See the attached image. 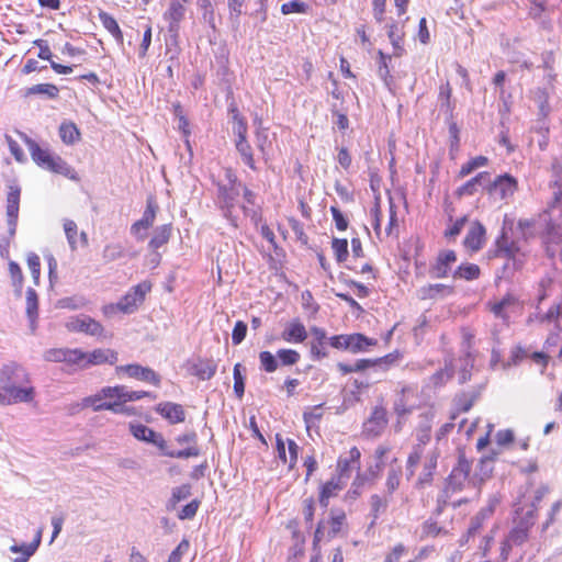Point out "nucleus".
<instances>
[{
  "label": "nucleus",
  "instance_id": "f257e3e1",
  "mask_svg": "<svg viewBox=\"0 0 562 562\" xmlns=\"http://www.w3.org/2000/svg\"><path fill=\"white\" fill-rule=\"evenodd\" d=\"M552 201L547 214L549 224L544 237L546 251L550 258L562 252V160L554 158L551 162Z\"/></svg>",
  "mask_w": 562,
  "mask_h": 562
},
{
  "label": "nucleus",
  "instance_id": "f03ea898",
  "mask_svg": "<svg viewBox=\"0 0 562 562\" xmlns=\"http://www.w3.org/2000/svg\"><path fill=\"white\" fill-rule=\"evenodd\" d=\"M35 398V389L26 369L9 362L0 369V404L12 405L31 403Z\"/></svg>",
  "mask_w": 562,
  "mask_h": 562
},
{
  "label": "nucleus",
  "instance_id": "7ed1b4c3",
  "mask_svg": "<svg viewBox=\"0 0 562 562\" xmlns=\"http://www.w3.org/2000/svg\"><path fill=\"white\" fill-rule=\"evenodd\" d=\"M537 520V507L532 503L528 508L516 507L515 516L513 518V527L509 530L506 539L501 544V555L498 562H506L508 560L512 547H520L529 539V531L535 526Z\"/></svg>",
  "mask_w": 562,
  "mask_h": 562
},
{
  "label": "nucleus",
  "instance_id": "20e7f679",
  "mask_svg": "<svg viewBox=\"0 0 562 562\" xmlns=\"http://www.w3.org/2000/svg\"><path fill=\"white\" fill-rule=\"evenodd\" d=\"M24 143L32 159L40 167L70 179L75 178V170L61 157L52 154L47 148H42L34 139L27 136L24 137Z\"/></svg>",
  "mask_w": 562,
  "mask_h": 562
},
{
  "label": "nucleus",
  "instance_id": "39448f33",
  "mask_svg": "<svg viewBox=\"0 0 562 562\" xmlns=\"http://www.w3.org/2000/svg\"><path fill=\"white\" fill-rule=\"evenodd\" d=\"M471 469V461L465 458L464 453H460L457 464L453 467L451 473L447 477L443 493L438 496L437 508L434 513L435 515L438 516L442 513L445 506L448 503L449 493H456L463 488L464 483L470 476Z\"/></svg>",
  "mask_w": 562,
  "mask_h": 562
},
{
  "label": "nucleus",
  "instance_id": "423d86ee",
  "mask_svg": "<svg viewBox=\"0 0 562 562\" xmlns=\"http://www.w3.org/2000/svg\"><path fill=\"white\" fill-rule=\"evenodd\" d=\"M226 184H217V204L221 211L223 212V215L234 226H237L236 218L233 217V209L235 206L237 198L240 194L243 183L238 181L237 177L235 176L232 169L226 170Z\"/></svg>",
  "mask_w": 562,
  "mask_h": 562
},
{
  "label": "nucleus",
  "instance_id": "0eeeda50",
  "mask_svg": "<svg viewBox=\"0 0 562 562\" xmlns=\"http://www.w3.org/2000/svg\"><path fill=\"white\" fill-rule=\"evenodd\" d=\"M149 282H142L133 286L116 304L117 310L125 314L136 311L137 306L143 303L145 295L150 291Z\"/></svg>",
  "mask_w": 562,
  "mask_h": 562
},
{
  "label": "nucleus",
  "instance_id": "6e6552de",
  "mask_svg": "<svg viewBox=\"0 0 562 562\" xmlns=\"http://www.w3.org/2000/svg\"><path fill=\"white\" fill-rule=\"evenodd\" d=\"M115 371L117 375L124 373L130 378L154 384L155 386H159L161 382V378L157 372L138 363L117 366Z\"/></svg>",
  "mask_w": 562,
  "mask_h": 562
},
{
  "label": "nucleus",
  "instance_id": "1a4fd4ad",
  "mask_svg": "<svg viewBox=\"0 0 562 562\" xmlns=\"http://www.w3.org/2000/svg\"><path fill=\"white\" fill-rule=\"evenodd\" d=\"M66 327L69 331L83 333L90 336H101L103 333V326L88 315L70 317Z\"/></svg>",
  "mask_w": 562,
  "mask_h": 562
},
{
  "label": "nucleus",
  "instance_id": "9d476101",
  "mask_svg": "<svg viewBox=\"0 0 562 562\" xmlns=\"http://www.w3.org/2000/svg\"><path fill=\"white\" fill-rule=\"evenodd\" d=\"M498 504V499L492 497L488 499L487 504L482 507L475 516L471 518L468 531H467V540L470 537H474L482 530L485 522L491 519L493 516L495 508Z\"/></svg>",
  "mask_w": 562,
  "mask_h": 562
},
{
  "label": "nucleus",
  "instance_id": "9b49d317",
  "mask_svg": "<svg viewBox=\"0 0 562 562\" xmlns=\"http://www.w3.org/2000/svg\"><path fill=\"white\" fill-rule=\"evenodd\" d=\"M518 188L517 180L508 175L498 176L493 183L490 184L488 191L492 195L498 196L501 200H506L514 195Z\"/></svg>",
  "mask_w": 562,
  "mask_h": 562
},
{
  "label": "nucleus",
  "instance_id": "f8f14e48",
  "mask_svg": "<svg viewBox=\"0 0 562 562\" xmlns=\"http://www.w3.org/2000/svg\"><path fill=\"white\" fill-rule=\"evenodd\" d=\"M157 210H158L157 204L154 201L148 200L142 218L136 221L131 226V233L133 235H135L138 240L145 239L146 233H143V232H146L149 227L153 226L155 218H156Z\"/></svg>",
  "mask_w": 562,
  "mask_h": 562
},
{
  "label": "nucleus",
  "instance_id": "ddd939ff",
  "mask_svg": "<svg viewBox=\"0 0 562 562\" xmlns=\"http://www.w3.org/2000/svg\"><path fill=\"white\" fill-rule=\"evenodd\" d=\"M188 0H171L168 10L164 14V19L168 22V32L177 36L180 22L183 20L186 14L184 3Z\"/></svg>",
  "mask_w": 562,
  "mask_h": 562
},
{
  "label": "nucleus",
  "instance_id": "4468645a",
  "mask_svg": "<svg viewBox=\"0 0 562 562\" xmlns=\"http://www.w3.org/2000/svg\"><path fill=\"white\" fill-rule=\"evenodd\" d=\"M310 334L313 339L310 341V352L313 360H321L328 356L326 345L329 342V338L325 329L313 326L310 328Z\"/></svg>",
  "mask_w": 562,
  "mask_h": 562
},
{
  "label": "nucleus",
  "instance_id": "2eb2a0df",
  "mask_svg": "<svg viewBox=\"0 0 562 562\" xmlns=\"http://www.w3.org/2000/svg\"><path fill=\"white\" fill-rule=\"evenodd\" d=\"M416 387L411 385L402 386L394 401V411L398 417H404L411 414L415 408L413 397L415 395Z\"/></svg>",
  "mask_w": 562,
  "mask_h": 562
},
{
  "label": "nucleus",
  "instance_id": "dca6fc26",
  "mask_svg": "<svg viewBox=\"0 0 562 562\" xmlns=\"http://www.w3.org/2000/svg\"><path fill=\"white\" fill-rule=\"evenodd\" d=\"M473 336L469 333H464L463 335V342H462V349L464 352V356L460 358V375L459 381L460 383H465L468 380H470L471 376V370L474 367V357L471 349Z\"/></svg>",
  "mask_w": 562,
  "mask_h": 562
},
{
  "label": "nucleus",
  "instance_id": "f3484780",
  "mask_svg": "<svg viewBox=\"0 0 562 562\" xmlns=\"http://www.w3.org/2000/svg\"><path fill=\"white\" fill-rule=\"evenodd\" d=\"M125 386H105L101 389L99 393L92 396L83 398V405H94L97 401H103L104 398L115 400L113 403H120V406L124 403Z\"/></svg>",
  "mask_w": 562,
  "mask_h": 562
},
{
  "label": "nucleus",
  "instance_id": "a211bd4d",
  "mask_svg": "<svg viewBox=\"0 0 562 562\" xmlns=\"http://www.w3.org/2000/svg\"><path fill=\"white\" fill-rule=\"evenodd\" d=\"M457 261V255L453 250H443L439 252L436 262L431 266L429 273L432 278H446L450 271L451 265Z\"/></svg>",
  "mask_w": 562,
  "mask_h": 562
},
{
  "label": "nucleus",
  "instance_id": "6ab92c4d",
  "mask_svg": "<svg viewBox=\"0 0 562 562\" xmlns=\"http://www.w3.org/2000/svg\"><path fill=\"white\" fill-rule=\"evenodd\" d=\"M520 308L518 300L513 294L505 295L501 301L495 302L491 311L493 314L507 322L510 314L517 312Z\"/></svg>",
  "mask_w": 562,
  "mask_h": 562
},
{
  "label": "nucleus",
  "instance_id": "aec40b11",
  "mask_svg": "<svg viewBox=\"0 0 562 562\" xmlns=\"http://www.w3.org/2000/svg\"><path fill=\"white\" fill-rule=\"evenodd\" d=\"M360 457L361 453L357 447H352L346 456H340L337 461L338 476L349 477L352 469H359Z\"/></svg>",
  "mask_w": 562,
  "mask_h": 562
},
{
  "label": "nucleus",
  "instance_id": "412c9836",
  "mask_svg": "<svg viewBox=\"0 0 562 562\" xmlns=\"http://www.w3.org/2000/svg\"><path fill=\"white\" fill-rule=\"evenodd\" d=\"M156 412L164 418L168 419L171 424L182 423L186 418V413L180 404L172 402L159 403L156 407Z\"/></svg>",
  "mask_w": 562,
  "mask_h": 562
},
{
  "label": "nucleus",
  "instance_id": "4be33fe9",
  "mask_svg": "<svg viewBox=\"0 0 562 562\" xmlns=\"http://www.w3.org/2000/svg\"><path fill=\"white\" fill-rule=\"evenodd\" d=\"M281 338L286 342L300 344L307 338V331L303 323L294 319L281 333Z\"/></svg>",
  "mask_w": 562,
  "mask_h": 562
},
{
  "label": "nucleus",
  "instance_id": "5701e85b",
  "mask_svg": "<svg viewBox=\"0 0 562 562\" xmlns=\"http://www.w3.org/2000/svg\"><path fill=\"white\" fill-rule=\"evenodd\" d=\"M485 233L484 226L474 222L464 238V246L473 251L480 250L485 241Z\"/></svg>",
  "mask_w": 562,
  "mask_h": 562
},
{
  "label": "nucleus",
  "instance_id": "b1692460",
  "mask_svg": "<svg viewBox=\"0 0 562 562\" xmlns=\"http://www.w3.org/2000/svg\"><path fill=\"white\" fill-rule=\"evenodd\" d=\"M116 361L117 352L111 349H95L92 352H86V369L102 363L114 364Z\"/></svg>",
  "mask_w": 562,
  "mask_h": 562
},
{
  "label": "nucleus",
  "instance_id": "393cba45",
  "mask_svg": "<svg viewBox=\"0 0 562 562\" xmlns=\"http://www.w3.org/2000/svg\"><path fill=\"white\" fill-rule=\"evenodd\" d=\"M217 370V364L211 359H199L190 368L191 374L199 380L205 381L212 379Z\"/></svg>",
  "mask_w": 562,
  "mask_h": 562
},
{
  "label": "nucleus",
  "instance_id": "a878e982",
  "mask_svg": "<svg viewBox=\"0 0 562 562\" xmlns=\"http://www.w3.org/2000/svg\"><path fill=\"white\" fill-rule=\"evenodd\" d=\"M41 531L37 532L34 540L30 543L13 544L10 547V551L13 553H20L19 557L13 559V562H27L29 559L36 552L41 543Z\"/></svg>",
  "mask_w": 562,
  "mask_h": 562
},
{
  "label": "nucleus",
  "instance_id": "bb28decb",
  "mask_svg": "<svg viewBox=\"0 0 562 562\" xmlns=\"http://www.w3.org/2000/svg\"><path fill=\"white\" fill-rule=\"evenodd\" d=\"M392 499V496L373 494L370 497V516L372 517L371 526H374L378 518L385 514L389 507V504Z\"/></svg>",
  "mask_w": 562,
  "mask_h": 562
},
{
  "label": "nucleus",
  "instance_id": "cd10ccee",
  "mask_svg": "<svg viewBox=\"0 0 562 562\" xmlns=\"http://www.w3.org/2000/svg\"><path fill=\"white\" fill-rule=\"evenodd\" d=\"M125 256H130L134 258L137 256L136 251L126 252L124 246L120 243H111L105 245L102 251V259L105 263L113 262L115 260L122 259Z\"/></svg>",
  "mask_w": 562,
  "mask_h": 562
},
{
  "label": "nucleus",
  "instance_id": "c85d7f7f",
  "mask_svg": "<svg viewBox=\"0 0 562 562\" xmlns=\"http://www.w3.org/2000/svg\"><path fill=\"white\" fill-rule=\"evenodd\" d=\"M497 254L496 256L505 257L508 259L516 260L517 255L520 251L519 246L516 241H509L508 237L505 233L502 234L501 237L496 240Z\"/></svg>",
  "mask_w": 562,
  "mask_h": 562
},
{
  "label": "nucleus",
  "instance_id": "c756f323",
  "mask_svg": "<svg viewBox=\"0 0 562 562\" xmlns=\"http://www.w3.org/2000/svg\"><path fill=\"white\" fill-rule=\"evenodd\" d=\"M344 488L341 477H333L328 482L322 485L319 494V503L322 506L327 507L328 502L331 497L336 496L339 491Z\"/></svg>",
  "mask_w": 562,
  "mask_h": 562
},
{
  "label": "nucleus",
  "instance_id": "7c9ffc66",
  "mask_svg": "<svg viewBox=\"0 0 562 562\" xmlns=\"http://www.w3.org/2000/svg\"><path fill=\"white\" fill-rule=\"evenodd\" d=\"M26 316L30 321L31 330L34 331L38 317V297L33 288L26 290Z\"/></svg>",
  "mask_w": 562,
  "mask_h": 562
},
{
  "label": "nucleus",
  "instance_id": "2f4dec72",
  "mask_svg": "<svg viewBox=\"0 0 562 562\" xmlns=\"http://www.w3.org/2000/svg\"><path fill=\"white\" fill-rule=\"evenodd\" d=\"M235 147L239 154L241 161L251 170L257 171L258 167L254 158V149L250 143L246 139H235Z\"/></svg>",
  "mask_w": 562,
  "mask_h": 562
},
{
  "label": "nucleus",
  "instance_id": "473e14b6",
  "mask_svg": "<svg viewBox=\"0 0 562 562\" xmlns=\"http://www.w3.org/2000/svg\"><path fill=\"white\" fill-rule=\"evenodd\" d=\"M172 226L171 224H164L155 228L153 237L149 240L148 247L153 250L159 249L161 246L167 244L171 237Z\"/></svg>",
  "mask_w": 562,
  "mask_h": 562
},
{
  "label": "nucleus",
  "instance_id": "72a5a7b5",
  "mask_svg": "<svg viewBox=\"0 0 562 562\" xmlns=\"http://www.w3.org/2000/svg\"><path fill=\"white\" fill-rule=\"evenodd\" d=\"M387 37L393 46L394 55L402 56L405 52L403 42H404V32L403 29L400 27L395 22H392L387 26Z\"/></svg>",
  "mask_w": 562,
  "mask_h": 562
},
{
  "label": "nucleus",
  "instance_id": "f704fd0d",
  "mask_svg": "<svg viewBox=\"0 0 562 562\" xmlns=\"http://www.w3.org/2000/svg\"><path fill=\"white\" fill-rule=\"evenodd\" d=\"M438 457L439 453L437 449L432 450L427 454L423 472L420 473V476L418 479L419 484H429L432 481L434 472L437 468Z\"/></svg>",
  "mask_w": 562,
  "mask_h": 562
},
{
  "label": "nucleus",
  "instance_id": "c9c22d12",
  "mask_svg": "<svg viewBox=\"0 0 562 562\" xmlns=\"http://www.w3.org/2000/svg\"><path fill=\"white\" fill-rule=\"evenodd\" d=\"M99 20L102 23L103 27L115 38V41L122 45L123 44V33L116 22V20L109 14L108 12L100 11Z\"/></svg>",
  "mask_w": 562,
  "mask_h": 562
},
{
  "label": "nucleus",
  "instance_id": "e433bc0d",
  "mask_svg": "<svg viewBox=\"0 0 562 562\" xmlns=\"http://www.w3.org/2000/svg\"><path fill=\"white\" fill-rule=\"evenodd\" d=\"M376 345V340L368 338L362 334L348 335V350L351 352L366 351L368 347Z\"/></svg>",
  "mask_w": 562,
  "mask_h": 562
},
{
  "label": "nucleus",
  "instance_id": "4c0bfd02",
  "mask_svg": "<svg viewBox=\"0 0 562 562\" xmlns=\"http://www.w3.org/2000/svg\"><path fill=\"white\" fill-rule=\"evenodd\" d=\"M59 136L67 145H72L80 139V131L72 122H63L59 126Z\"/></svg>",
  "mask_w": 562,
  "mask_h": 562
},
{
  "label": "nucleus",
  "instance_id": "58836bf2",
  "mask_svg": "<svg viewBox=\"0 0 562 562\" xmlns=\"http://www.w3.org/2000/svg\"><path fill=\"white\" fill-rule=\"evenodd\" d=\"M488 178L487 172H480L474 178L470 179L468 182H465L463 186H461L457 193L459 196L462 195H473L476 191L477 186H484L486 183V180Z\"/></svg>",
  "mask_w": 562,
  "mask_h": 562
},
{
  "label": "nucleus",
  "instance_id": "ea45409f",
  "mask_svg": "<svg viewBox=\"0 0 562 562\" xmlns=\"http://www.w3.org/2000/svg\"><path fill=\"white\" fill-rule=\"evenodd\" d=\"M452 358L446 359V366L445 368L438 370L430 376V382L435 387L442 386L445 383H447L453 374V363Z\"/></svg>",
  "mask_w": 562,
  "mask_h": 562
},
{
  "label": "nucleus",
  "instance_id": "a19ab883",
  "mask_svg": "<svg viewBox=\"0 0 562 562\" xmlns=\"http://www.w3.org/2000/svg\"><path fill=\"white\" fill-rule=\"evenodd\" d=\"M255 143H256V147L257 149L260 151L261 156H262V159L265 160V162H268L269 161V147H270V142L268 139V130L260 126L256 130V133H255Z\"/></svg>",
  "mask_w": 562,
  "mask_h": 562
},
{
  "label": "nucleus",
  "instance_id": "79ce46f5",
  "mask_svg": "<svg viewBox=\"0 0 562 562\" xmlns=\"http://www.w3.org/2000/svg\"><path fill=\"white\" fill-rule=\"evenodd\" d=\"M191 495V485L182 484L180 486L173 487L171 492V497L167 502V509L173 510L178 503L187 499Z\"/></svg>",
  "mask_w": 562,
  "mask_h": 562
},
{
  "label": "nucleus",
  "instance_id": "37998d69",
  "mask_svg": "<svg viewBox=\"0 0 562 562\" xmlns=\"http://www.w3.org/2000/svg\"><path fill=\"white\" fill-rule=\"evenodd\" d=\"M447 533L448 531L443 527L439 526L432 518H429L422 525L420 539L436 538Z\"/></svg>",
  "mask_w": 562,
  "mask_h": 562
},
{
  "label": "nucleus",
  "instance_id": "c03bdc74",
  "mask_svg": "<svg viewBox=\"0 0 562 562\" xmlns=\"http://www.w3.org/2000/svg\"><path fill=\"white\" fill-rule=\"evenodd\" d=\"M64 362L77 369H86V352L79 348L66 349Z\"/></svg>",
  "mask_w": 562,
  "mask_h": 562
},
{
  "label": "nucleus",
  "instance_id": "a18cd8bd",
  "mask_svg": "<svg viewBox=\"0 0 562 562\" xmlns=\"http://www.w3.org/2000/svg\"><path fill=\"white\" fill-rule=\"evenodd\" d=\"M402 476V468L392 465L387 471L385 487L386 494L392 496L393 493L398 488Z\"/></svg>",
  "mask_w": 562,
  "mask_h": 562
},
{
  "label": "nucleus",
  "instance_id": "49530a36",
  "mask_svg": "<svg viewBox=\"0 0 562 562\" xmlns=\"http://www.w3.org/2000/svg\"><path fill=\"white\" fill-rule=\"evenodd\" d=\"M480 277V267L475 263L461 265L454 272V279L475 280Z\"/></svg>",
  "mask_w": 562,
  "mask_h": 562
},
{
  "label": "nucleus",
  "instance_id": "de8ad7c7",
  "mask_svg": "<svg viewBox=\"0 0 562 562\" xmlns=\"http://www.w3.org/2000/svg\"><path fill=\"white\" fill-rule=\"evenodd\" d=\"M131 432L133 434V436L136 439L148 442V443H151L154 441V439L157 438V435H158V432H156L155 430H153L151 428H149L143 424H136V425L132 424Z\"/></svg>",
  "mask_w": 562,
  "mask_h": 562
},
{
  "label": "nucleus",
  "instance_id": "09e8293b",
  "mask_svg": "<svg viewBox=\"0 0 562 562\" xmlns=\"http://www.w3.org/2000/svg\"><path fill=\"white\" fill-rule=\"evenodd\" d=\"M59 90L53 83H38L30 87L26 91L27 95L31 94H45L48 99H56Z\"/></svg>",
  "mask_w": 562,
  "mask_h": 562
},
{
  "label": "nucleus",
  "instance_id": "8fccbe9b",
  "mask_svg": "<svg viewBox=\"0 0 562 562\" xmlns=\"http://www.w3.org/2000/svg\"><path fill=\"white\" fill-rule=\"evenodd\" d=\"M451 291H452V289L450 286H447L443 284H429V285L423 286L419 290V296L423 300L435 299L443 292L450 293Z\"/></svg>",
  "mask_w": 562,
  "mask_h": 562
},
{
  "label": "nucleus",
  "instance_id": "3c124183",
  "mask_svg": "<svg viewBox=\"0 0 562 562\" xmlns=\"http://www.w3.org/2000/svg\"><path fill=\"white\" fill-rule=\"evenodd\" d=\"M233 133L235 135V139H246L247 138V122L244 117H241L237 111L234 109L233 111Z\"/></svg>",
  "mask_w": 562,
  "mask_h": 562
},
{
  "label": "nucleus",
  "instance_id": "603ef678",
  "mask_svg": "<svg viewBox=\"0 0 562 562\" xmlns=\"http://www.w3.org/2000/svg\"><path fill=\"white\" fill-rule=\"evenodd\" d=\"M476 395L474 393H461L454 398V407L458 413H465L471 409Z\"/></svg>",
  "mask_w": 562,
  "mask_h": 562
},
{
  "label": "nucleus",
  "instance_id": "864d4df0",
  "mask_svg": "<svg viewBox=\"0 0 562 562\" xmlns=\"http://www.w3.org/2000/svg\"><path fill=\"white\" fill-rule=\"evenodd\" d=\"M277 358L282 366L290 367L300 361L301 355L294 349H279L277 351Z\"/></svg>",
  "mask_w": 562,
  "mask_h": 562
},
{
  "label": "nucleus",
  "instance_id": "5fc2aeb1",
  "mask_svg": "<svg viewBox=\"0 0 562 562\" xmlns=\"http://www.w3.org/2000/svg\"><path fill=\"white\" fill-rule=\"evenodd\" d=\"M331 248L336 260L338 262H344L348 258V241L345 238H333Z\"/></svg>",
  "mask_w": 562,
  "mask_h": 562
},
{
  "label": "nucleus",
  "instance_id": "6e6d98bb",
  "mask_svg": "<svg viewBox=\"0 0 562 562\" xmlns=\"http://www.w3.org/2000/svg\"><path fill=\"white\" fill-rule=\"evenodd\" d=\"M260 367L268 373H272L278 369L277 355L273 356L270 351H261L259 353Z\"/></svg>",
  "mask_w": 562,
  "mask_h": 562
},
{
  "label": "nucleus",
  "instance_id": "4d7b16f0",
  "mask_svg": "<svg viewBox=\"0 0 562 562\" xmlns=\"http://www.w3.org/2000/svg\"><path fill=\"white\" fill-rule=\"evenodd\" d=\"M424 450L419 449L418 447H413V450L409 453L406 462V472L408 479L415 474L416 468L420 462Z\"/></svg>",
  "mask_w": 562,
  "mask_h": 562
},
{
  "label": "nucleus",
  "instance_id": "13d9d810",
  "mask_svg": "<svg viewBox=\"0 0 562 562\" xmlns=\"http://www.w3.org/2000/svg\"><path fill=\"white\" fill-rule=\"evenodd\" d=\"M379 60H378V75L379 77L389 86L390 68L387 61L391 60V56L384 54L382 50H379Z\"/></svg>",
  "mask_w": 562,
  "mask_h": 562
},
{
  "label": "nucleus",
  "instance_id": "bf43d9fd",
  "mask_svg": "<svg viewBox=\"0 0 562 562\" xmlns=\"http://www.w3.org/2000/svg\"><path fill=\"white\" fill-rule=\"evenodd\" d=\"M487 164V158L484 157V156H477L471 160H469L467 164H464L460 171H459V176L461 178L470 175L472 171H474L476 168L479 167H483Z\"/></svg>",
  "mask_w": 562,
  "mask_h": 562
},
{
  "label": "nucleus",
  "instance_id": "052dcab7",
  "mask_svg": "<svg viewBox=\"0 0 562 562\" xmlns=\"http://www.w3.org/2000/svg\"><path fill=\"white\" fill-rule=\"evenodd\" d=\"M241 364L240 363H237L235 364L234 367V392H235V395L241 400L243 396H244V393H245V380H244V376L241 375Z\"/></svg>",
  "mask_w": 562,
  "mask_h": 562
},
{
  "label": "nucleus",
  "instance_id": "680f3d73",
  "mask_svg": "<svg viewBox=\"0 0 562 562\" xmlns=\"http://www.w3.org/2000/svg\"><path fill=\"white\" fill-rule=\"evenodd\" d=\"M190 549V542L188 539H182L179 544L171 551L167 562H181L184 554Z\"/></svg>",
  "mask_w": 562,
  "mask_h": 562
},
{
  "label": "nucleus",
  "instance_id": "e2e57ef3",
  "mask_svg": "<svg viewBox=\"0 0 562 562\" xmlns=\"http://www.w3.org/2000/svg\"><path fill=\"white\" fill-rule=\"evenodd\" d=\"M308 9V5L300 0H291L281 5V12L283 14L290 13H305Z\"/></svg>",
  "mask_w": 562,
  "mask_h": 562
},
{
  "label": "nucleus",
  "instance_id": "0e129e2a",
  "mask_svg": "<svg viewBox=\"0 0 562 562\" xmlns=\"http://www.w3.org/2000/svg\"><path fill=\"white\" fill-rule=\"evenodd\" d=\"M27 266H29V269L31 271V274H32V278H33L35 284H37L38 280H40V276H41L40 257L34 252H30L27 255Z\"/></svg>",
  "mask_w": 562,
  "mask_h": 562
},
{
  "label": "nucleus",
  "instance_id": "69168bd1",
  "mask_svg": "<svg viewBox=\"0 0 562 562\" xmlns=\"http://www.w3.org/2000/svg\"><path fill=\"white\" fill-rule=\"evenodd\" d=\"M199 7L203 11V20L212 27L215 29L214 10L211 0H200Z\"/></svg>",
  "mask_w": 562,
  "mask_h": 562
},
{
  "label": "nucleus",
  "instance_id": "338daca9",
  "mask_svg": "<svg viewBox=\"0 0 562 562\" xmlns=\"http://www.w3.org/2000/svg\"><path fill=\"white\" fill-rule=\"evenodd\" d=\"M402 358L400 351L395 350L384 357L375 359V366L383 368L384 370L389 369L391 366H394Z\"/></svg>",
  "mask_w": 562,
  "mask_h": 562
},
{
  "label": "nucleus",
  "instance_id": "774afa93",
  "mask_svg": "<svg viewBox=\"0 0 562 562\" xmlns=\"http://www.w3.org/2000/svg\"><path fill=\"white\" fill-rule=\"evenodd\" d=\"M407 553V548L403 543H397L390 553L386 554L383 562H400Z\"/></svg>",
  "mask_w": 562,
  "mask_h": 562
}]
</instances>
